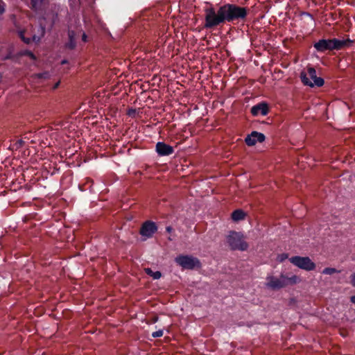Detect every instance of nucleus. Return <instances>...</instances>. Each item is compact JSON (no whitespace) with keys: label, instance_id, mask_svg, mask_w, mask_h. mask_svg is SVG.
<instances>
[{"label":"nucleus","instance_id":"obj_1","mask_svg":"<svg viewBox=\"0 0 355 355\" xmlns=\"http://www.w3.org/2000/svg\"><path fill=\"white\" fill-rule=\"evenodd\" d=\"M248 12L245 7H241L236 4L226 3L220 6L217 10L210 7L205 10V28H212L226 21L244 20Z\"/></svg>","mask_w":355,"mask_h":355},{"label":"nucleus","instance_id":"obj_2","mask_svg":"<svg viewBox=\"0 0 355 355\" xmlns=\"http://www.w3.org/2000/svg\"><path fill=\"white\" fill-rule=\"evenodd\" d=\"M352 41L349 39L338 40L334 39H322L315 42L313 45L314 48L318 52H324L325 51L340 50L346 46H349Z\"/></svg>","mask_w":355,"mask_h":355},{"label":"nucleus","instance_id":"obj_3","mask_svg":"<svg viewBox=\"0 0 355 355\" xmlns=\"http://www.w3.org/2000/svg\"><path fill=\"white\" fill-rule=\"evenodd\" d=\"M300 78L304 85L313 87L314 86L321 87L324 85V80L317 77L316 71L313 67H309L306 71H302Z\"/></svg>","mask_w":355,"mask_h":355},{"label":"nucleus","instance_id":"obj_4","mask_svg":"<svg viewBox=\"0 0 355 355\" xmlns=\"http://www.w3.org/2000/svg\"><path fill=\"white\" fill-rule=\"evenodd\" d=\"M227 243L233 250L245 251L248 248V244L244 241L242 234L236 232H231L227 236Z\"/></svg>","mask_w":355,"mask_h":355},{"label":"nucleus","instance_id":"obj_5","mask_svg":"<svg viewBox=\"0 0 355 355\" xmlns=\"http://www.w3.org/2000/svg\"><path fill=\"white\" fill-rule=\"evenodd\" d=\"M175 261L184 269L191 270L200 266V262L197 258L189 255H179Z\"/></svg>","mask_w":355,"mask_h":355},{"label":"nucleus","instance_id":"obj_6","mask_svg":"<svg viewBox=\"0 0 355 355\" xmlns=\"http://www.w3.org/2000/svg\"><path fill=\"white\" fill-rule=\"evenodd\" d=\"M289 260L293 265L307 271L313 270L315 268V264L308 257L295 256Z\"/></svg>","mask_w":355,"mask_h":355},{"label":"nucleus","instance_id":"obj_7","mask_svg":"<svg viewBox=\"0 0 355 355\" xmlns=\"http://www.w3.org/2000/svg\"><path fill=\"white\" fill-rule=\"evenodd\" d=\"M157 231L156 223L151 220H146L141 225L139 234L144 237V239H146L151 238Z\"/></svg>","mask_w":355,"mask_h":355},{"label":"nucleus","instance_id":"obj_8","mask_svg":"<svg viewBox=\"0 0 355 355\" xmlns=\"http://www.w3.org/2000/svg\"><path fill=\"white\" fill-rule=\"evenodd\" d=\"M265 139L266 137L263 133L253 131L245 137V142L248 146H253L257 142L262 143L265 141Z\"/></svg>","mask_w":355,"mask_h":355},{"label":"nucleus","instance_id":"obj_9","mask_svg":"<svg viewBox=\"0 0 355 355\" xmlns=\"http://www.w3.org/2000/svg\"><path fill=\"white\" fill-rule=\"evenodd\" d=\"M266 286L272 289H279L286 286L284 275H282L279 278L273 276L267 277Z\"/></svg>","mask_w":355,"mask_h":355},{"label":"nucleus","instance_id":"obj_10","mask_svg":"<svg viewBox=\"0 0 355 355\" xmlns=\"http://www.w3.org/2000/svg\"><path fill=\"white\" fill-rule=\"evenodd\" d=\"M156 151L160 156H167L173 153V148L164 142H157L156 144Z\"/></svg>","mask_w":355,"mask_h":355},{"label":"nucleus","instance_id":"obj_11","mask_svg":"<svg viewBox=\"0 0 355 355\" xmlns=\"http://www.w3.org/2000/svg\"><path fill=\"white\" fill-rule=\"evenodd\" d=\"M268 105L266 103H261L254 105L251 108V114L253 116H258L259 114L266 116L268 113Z\"/></svg>","mask_w":355,"mask_h":355},{"label":"nucleus","instance_id":"obj_12","mask_svg":"<svg viewBox=\"0 0 355 355\" xmlns=\"http://www.w3.org/2000/svg\"><path fill=\"white\" fill-rule=\"evenodd\" d=\"M39 35H33L32 37V39L31 38H26L24 36V34L22 32L20 33V36L22 40L26 43L29 44L31 41L37 42L40 40L41 37H42L45 34V28L42 26H40L39 28Z\"/></svg>","mask_w":355,"mask_h":355},{"label":"nucleus","instance_id":"obj_13","mask_svg":"<svg viewBox=\"0 0 355 355\" xmlns=\"http://www.w3.org/2000/svg\"><path fill=\"white\" fill-rule=\"evenodd\" d=\"M245 213L241 209H236L232 214V218L234 221H239L245 219Z\"/></svg>","mask_w":355,"mask_h":355},{"label":"nucleus","instance_id":"obj_14","mask_svg":"<svg viewBox=\"0 0 355 355\" xmlns=\"http://www.w3.org/2000/svg\"><path fill=\"white\" fill-rule=\"evenodd\" d=\"M68 35L69 38V42L67 46L69 49H73L76 46L75 32L73 31H69Z\"/></svg>","mask_w":355,"mask_h":355},{"label":"nucleus","instance_id":"obj_15","mask_svg":"<svg viewBox=\"0 0 355 355\" xmlns=\"http://www.w3.org/2000/svg\"><path fill=\"white\" fill-rule=\"evenodd\" d=\"M144 270L148 275L152 277L154 279H158L162 276V273L159 271L153 272L149 268H145Z\"/></svg>","mask_w":355,"mask_h":355},{"label":"nucleus","instance_id":"obj_16","mask_svg":"<svg viewBox=\"0 0 355 355\" xmlns=\"http://www.w3.org/2000/svg\"><path fill=\"white\" fill-rule=\"evenodd\" d=\"M284 280H286L284 281L286 282V286L289 284H295L300 281V278L296 275H293L291 277L284 276Z\"/></svg>","mask_w":355,"mask_h":355},{"label":"nucleus","instance_id":"obj_17","mask_svg":"<svg viewBox=\"0 0 355 355\" xmlns=\"http://www.w3.org/2000/svg\"><path fill=\"white\" fill-rule=\"evenodd\" d=\"M44 3V0H31V8L37 10L41 8Z\"/></svg>","mask_w":355,"mask_h":355},{"label":"nucleus","instance_id":"obj_18","mask_svg":"<svg viewBox=\"0 0 355 355\" xmlns=\"http://www.w3.org/2000/svg\"><path fill=\"white\" fill-rule=\"evenodd\" d=\"M340 272L339 270H337L336 268H325L322 270V273L325 275H333L334 273Z\"/></svg>","mask_w":355,"mask_h":355},{"label":"nucleus","instance_id":"obj_19","mask_svg":"<svg viewBox=\"0 0 355 355\" xmlns=\"http://www.w3.org/2000/svg\"><path fill=\"white\" fill-rule=\"evenodd\" d=\"M163 334H164L163 330L162 329H159L158 331L153 332L152 336L153 338H159V337H162L163 336Z\"/></svg>","mask_w":355,"mask_h":355},{"label":"nucleus","instance_id":"obj_20","mask_svg":"<svg viewBox=\"0 0 355 355\" xmlns=\"http://www.w3.org/2000/svg\"><path fill=\"white\" fill-rule=\"evenodd\" d=\"M24 144V141L22 139H19L15 142V146H16V148H20L23 146Z\"/></svg>","mask_w":355,"mask_h":355},{"label":"nucleus","instance_id":"obj_21","mask_svg":"<svg viewBox=\"0 0 355 355\" xmlns=\"http://www.w3.org/2000/svg\"><path fill=\"white\" fill-rule=\"evenodd\" d=\"M279 258L280 261H283L284 260H285L286 259L288 258V254H282L281 255H279Z\"/></svg>","mask_w":355,"mask_h":355},{"label":"nucleus","instance_id":"obj_22","mask_svg":"<svg viewBox=\"0 0 355 355\" xmlns=\"http://www.w3.org/2000/svg\"><path fill=\"white\" fill-rule=\"evenodd\" d=\"M351 283L352 286L355 287V273L351 275Z\"/></svg>","mask_w":355,"mask_h":355},{"label":"nucleus","instance_id":"obj_23","mask_svg":"<svg viewBox=\"0 0 355 355\" xmlns=\"http://www.w3.org/2000/svg\"><path fill=\"white\" fill-rule=\"evenodd\" d=\"M82 40L84 42H86L87 41V36L85 34V33H83L82 35Z\"/></svg>","mask_w":355,"mask_h":355},{"label":"nucleus","instance_id":"obj_24","mask_svg":"<svg viewBox=\"0 0 355 355\" xmlns=\"http://www.w3.org/2000/svg\"><path fill=\"white\" fill-rule=\"evenodd\" d=\"M166 230L167 232L171 233L173 231V228L171 226H168L166 227Z\"/></svg>","mask_w":355,"mask_h":355},{"label":"nucleus","instance_id":"obj_25","mask_svg":"<svg viewBox=\"0 0 355 355\" xmlns=\"http://www.w3.org/2000/svg\"><path fill=\"white\" fill-rule=\"evenodd\" d=\"M27 55H28L31 58L35 59V55L32 52H28Z\"/></svg>","mask_w":355,"mask_h":355},{"label":"nucleus","instance_id":"obj_26","mask_svg":"<svg viewBox=\"0 0 355 355\" xmlns=\"http://www.w3.org/2000/svg\"><path fill=\"white\" fill-rule=\"evenodd\" d=\"M350 301L355 304V295L350 297Z\"/></svg>","mask_w":355,"mask_h":355},{"label":"nucleus","instance_id":"obj_27","mask_svg":"<svg viewBox=\"0 0 355 355\" xmlns=\"http://www.w3.org/2000/svg\"><path fill=\"white\" fill-rule=\"evenodd\" d=\"M59 84H60V82H58L57 83H55V85L53 87V89H56L58 87Z\"/></svg>","mask_w":355,"mask_h":355},{"label":"nucleus","instance_id":"obj_28","mask_svg":"<svg viewBox=\"0 0 355 355\" xmlns=\"http://www.w3.org/2000/svg\"><path fill=\"white\" fill-rule=\"evenodd\" d=\"M66 62H67V61H66V60H63V61H62V64H65Z\"/></svg>","mask_w":355,"mask_h":355},{"label":"nucleus","instance_id":"obj_29","mask_svg":"<svg viewBox=\"0 0 355 355\" xmlns=\"http://www.w3.org/2000/svg\"><path fill=\"white\" fill-rule=\"evenodd\" d=\"M55 19H57V17H58V15L57 14L55 15Z\"/></svg>","mask_w":355,"mask_h":355}]
</instances>
